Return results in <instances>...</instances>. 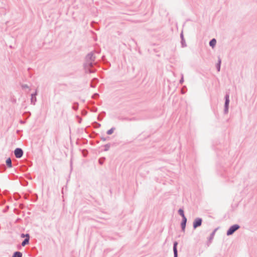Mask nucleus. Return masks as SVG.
<instances>
[{"mask_svg": "<svg viewBox=\"0 0 257 257\" xmlns=\"http://www.w3.org/2000/svg\"><path fill=\"white\" fill-rule=\"evenodd\" d=\"M37 95V91L36 90L34 93L31 94V103L33 105H35L37 101V98L36 96Z\"/></svg>", "mask_w": 257, "mask_h": 257, "instance_id": "8", "label": "nucleus"}, {"mask_svg": "<svg viewBox=\"0 0 257 257\" xmlns=\"http://www.w3.org/2000/svg\"><path fill=\"white\" fill-rule=\"evenodd\" d=\"M240 227V225L237 224L231 225L227 230L226 235L227 236L232 235L236 230L239 229Z\"/></svg>", "mask_w": 257, "mask_h": 257, "instance_id": "2", "label": "nucleus"}, {"mask_svg": "<svg viewBox=\"0 0 257 257\" xmlns=\"http://www.w3.org/2000/svg\"><path fill=\"white\" fill-rule=\"evenodd\" d=\"M14 154L16 158H20L23 155V151L22 149L17 148L14 151Z\"/></svg>", "mask_w": 257, "mask_h": 257, "instance_id": "6", "label": "nucleus"}, {"mask_svg": "<svg viewBox=\"0 0 257 257\" xmlns=\"http://www.w3.org/2000/svg\"><path fill=\"white\" fill-rule=\"evenodd\" d=\"M178 214L182 217V218H186L184 214V211L183 208H180L178 211Z\"/></svg>", "mask_w": 257, "mask_h": 257, "instance_id": "11", "label": "nucleus"}, {"mask_svg": "<svg viewBox=\"0 0 257 257\" xmlns=\"http://www.w3.org/2000/svg\"><path fill=\"white\" fill-rule=\"evenodd\" d=\"M30 238H26L24 239V240L22 241L21 245L23 246H25L26 245L28 244L29 243Z\"/></svg>", "mask_w": 257, "mask_h": 257, "instance_id": "12", "label": "nucleus"}, {"mask_svg": "<svg viewBox=\"0 0 257 257\" xmlns=\"http://www.w3.org/2000/svg\"><path fill=\"white\" fill-rule=\"evenodd\" d=\"M202 219L200 217L195 218L193 222V227L195 229L202 225Z\"/></svg>", "mask_w": 257, "mask_h": 257, "instance_id": "3", "label": "nucleus"}, {"mask_svg": "<svg viewBox=\"0 0 257 257\" xmlns=\"http://www.w3.org/2000/svg\"><path fill=\"white\" fill-rule=\"evenodd\" d=\"M21 237L22 238H30V234L29 233H26V234H24V233H22L21 234Z\"/></svg>", "mask_w": 257, "mask_h": 257, "instance_id": "15", "label": "nucleus"}, {"mask_svg": "<svg viewBox=\"0 0 257 257\" xmlns=\"http://www.w3.org/2000/svg\"><path fill=\"white\" fill-rule=\"evenodd\" d=\"M14 195H17L18 196L19 195V193H17V194H14Z\"/></svg>", "mask_w": 257, "mask_h": 257, "instance_id": "29", "label": "nucleus"}, {"mask_svg": "<svg viewBox=\"0 0 257 257\" xmlns=\"http://www.w3.org/2000/svg\"><path fill=\"white\" fill-rule=\"evenodd\" d=\"M95 57L94 54L92 52L88 53L85 59V62L83 64L84 69L86 73H93L95 70L91 69L93 65L95 64L94 63Z\"/></svg>", "mask_w": 257, "mask_h": 257, "instance_id": "1", "label": "nucleus"}, {"mask_svg": "<svg viewBox=\"0 0 257 257\" xmlns=\"http://www.w3.org/2000/svg\"><path fill=\"white\" fill-rule=\"evenodd\" d=\"M97 81V79H95H95H94L92 80V82H91V86L92 87H95V85H94L93 82H95V81Z\"/></svg>", "mask_w": 257, "mask_h": 257, "instance_id": "20", "label": "nucleus"}, {"mask_svg": "<svg viewBox=\"0 0 257 257\" xmlns=\"http://www.w3.org/2000/svg\"><path fill=\"white\" fill-rule=\"evenodd\" d=\"M181 37H182V40H183V35H182V34L181 35Z\"/></svg>", "mask_w": 257, "mask_h": 257, "instance_id": "28", "label": "nucleus"}, {"mask_svg": "<svg viewBox=\"0 0 257 257\" xmlns=\"http://www.w3.org/2000/svg\"><path fill=\"white\" fill-rule=\"evenodd\" d=\"M187 221V218L186 217L184 218H182V221L181 223V230L184 232L185 231V228H186V226Z\"/></svg>", "mask_w": 257, "mask_h": 257, "instance_id": "7", "label": "nucleus"}, {"mask_svg": "<svg viewBox=\"0 0 257 257\" xmlns=\"http://www.w3.org/2000/svg\"><path fill=\"white\" fill-rule=\"evenodd\" d=\"M182 93H184V90H182Z\"/></svg>", "mask_w": 257, "mask_h": 257, "instance_id": "30", "label": "nucleus"}, {"mask_svg": "<svg viewBox=\"0 0 257 257\" xmlns=\"http://www.w3.org/2000/svg\"><path fill=\"white\" fill-rule=\"evenodd\" d=\"M220 64H221V59H219L218 63L216 65V67L218 71H220Z\"/></svg>", "mask_w": 257, "mask_h": 257, "instance_id": "16", "label": "nucleus"}, {"mask_svg": "<svg viewBox=\"0 0 257 257\" xmlns=\"http://www.w3.org/2000/svg\"><path fill=\"white\" fill-rule=\"evenodd\" d=\"M99 163H100V164H102L103 163V162H102V161H101V160H99Z\"/></svg>", "mask_w": 257, "mask_h": 257, "instance_id": "26", "label": "nucleus"}, {"mask_svg": "<svg viewBox=\"0 0 257 257\" xmlns=\"http://www.w3.org/2000/svg\"><path fill=\"white\" fill-rule=\"evenodd\" d=\"M23 253L19 251H16L14 252L12 257H22Z\"/></svg>", "mask_w": 257, "mask_h": 257, "instance_id": "10", "label": "nucleus"}, {"mask_svg": "<svg viewBox=\"0 0 257 257\" xmlns=\"http://www.w3.org/2000/svg\"><path fill=\"white\" fill-rule=\"evenodd\" d=\"M6 164L7 165V166L9 167V168H12V160L11 159V158H8L7 160H6Z\"/></svg>", "mask_w": 257, "mask_h": 257, "instance_id": "14", "label": "nucleus"}, {"mask_svg": "<svg viewBox=\"0 0 257 257\" xmlns=\"http://www.w3.org/2000/svg\"><path fill=\"white\" fill-rule=\"evenodd\" d=\"M216 44V40L215 39H212L210 42H209V45L212 47L213 48Z\"/></svg>", "mask_w": 257, "mask_h": 257, "instance_id": "13", "label": "nucleus"}, {"mask_svg": "<svg viewBox=\"0 0 257 257\" xmlns=\"http://www.w3.org/2000/svg\"><path fill=\"white\" fill-rule=\"evenodd\" d=\"M73 108L75 110H76L78 108V106H74Z\"/></svg>", "mask_w": 257, "mask_h": 257, "instance_id": "25", "label": "nucleus"}, {"mask_svg": "<svg viewBox=\"0 0 257 257\" xmlns=\"http://www.w3.org/2000/svg\"><path fill=\"white\" fill-rule=\"evenodd\" d=\"M20 122H21V123H25V121H22V120H21Z\"/></svg>", "mask_w": 257, "mask_h": 257, "instance_id": "27", "label": "nucleus"}, {"mask_svg": "<svg viewBox=\"0 0 257 257\" xmlns=\"http://www.w3.org/2000/svg\"><path fill=\"white\" fill-rule=\"evenodd\" d=\"M217 229H218V228H215L212 232V233L210 234V236L208 237V240L207 241V245L208 246H209L210 245V244H211V243L212 242V240H213V239L214 238V236L215 235V232H216V231H217Z\"/></svg>", "mask_w": 257, "mask_h": 257, "instance_id": "5", "label": "nucleus"}, {"mask_svg": "<svg viewBox=\"0 0 257 257\" xmlns=\"http://www.w3.org/2000/svg\"><path fill=\"white\" fill-rule=\"evenodd\" d=\"M184 82V78H183V75L182 74V76H181V79L180 80V84H182Z\"/></svg>", "mask_w": 257, "mask_h": 257, "instance_id": "21", "label": "nucleus"}, {"mask_svg": "<svg viewBox=\"0 0 257 257\" xmlns=\"http://www.w3.org/2000/svg\"><path fill=\"white\" fill-rule=\"evenodd\" d=\"M24 197L25 198V199H28L29 196V194H27V193H25V194H24Z\"/></svg>", "mask_w": 257, "mask_h": 257, "instance_id": "22", "label": "nucleus"}, {"mask_svg": "<svg viewBox=\"0 0 257 257\" xmlns=\"http://www.w3.org/2000/svg\"><path fill=\"white\" fill-rule=\"evenodd\" d=\"M114 130V128H111V129L109 130L107 132V134L109 135H111L113 133Z\"/></svg>", "mask_w": 257, "mask_h": 257, "instance_id": "17", "label": "nucleus"}, {"mask_svg": "<svg viewBox=\"0 0 257 257\" xmlns=\"http://www.w3.org/2000/svg\"><path fill=\"white\" fill-rule=\"evenodd\" d=\"M37 195L36 193L34 194V195L32 196V199L34 200V201H35L37 199Z\"/></svg>", "mask_w": 257, "mask_h": 257, "instance_id": "19", "label": "nucleus"}, {"mask_svg": "<svg viewBox=\"0 0 257 257\" xmlns=\"http://www.w3.org/2000/svg\"><path fill=\"white\" fill-rule=\"evenodd\" d=\"M104 148H105L104 151H107L109 150V149L110 148V145L109 144H106L105 145Z\"/></svg>", "mask_w": 257, "mask_h": 257, "instance_id": "18", "label": "nucleus"}, {"mask_svg": "<svg viewBox=\"0 0 257 257\" xmlns=\"http://www.w3.org/2000/svg\"><path fill=\"white\" fill-rule=\"evenodd\" d=\"M22 87L23 88H29V86L27 84H23L22 85Z\"/></svg>", "mask_w": 257, "mask_h": 257, "instance_id": "23", "label": "nucleus"}, {"mask_svg": "<svg viewBox=\"0 0 257 257\" xmlns=\"http://www.w3.org/2000/svg\"><path fill=\"white\" fill-rule=\"evenodd\" d=\"M98 96V94L95 93V94H94L92 96V97H93V98H95L96 96Z\"/></svg>", "mask_w": 257, "mask_h": 257, "instance_id": "24", "label": "nucleus"}, {"mask_svg": "<svg viewBox=\"0 0 257 257\" xmlns=\"http://www.w3.org/2000/svg\"><path fill=\"white\" fill-rule=\"evenodd\" d=\"M178 242L175 241L173 243V252H174V257H178V250H177V245Z\"/></svg>", "mask_w": 257, "mask_h": 257, "instance_id": "9", "label": "nucleus"}, {"mask_svg": "<svg viewBox=\"0 0 257 257\" xmlns=\"http://www.w3.org/2000/svg\"><path fill=\"white\" fill-rule=\"evenodd\" d=\"M225 101L224 104V113L225 114L227 113L228 112V108H229V94H226L225 96Z\"/></svg>", "mask_w": 257, "mask_h": 257, "instance_id": "4", "label": "nucleus"}]
</instances>
